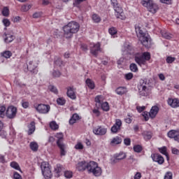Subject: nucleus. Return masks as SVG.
<instances>
[{"label": "nucleus", "mask_w": 179, "mask_h": 179, "mask_svg": "<svg viewBox=\"0 0 179 179\" xmlns=\"http://www.w3.org/2000/svg\"><path fill=\"white\" fill-rule=\"evenodd\" d=\"M150 60V53L149 52H144L143 53L138 52L134 55V61L139 66L146 65V62Z\"/></svg>", "instance_id": "obj_4"}, {"label": "nucleus", "mask_w": 179, "mask_h": 179, "mask_svg": "<svg viewBox=\"0 0 179 179\" xmlns=\"http://www.w3.org/2000/svg\"><path fill=\"white\" fill-rule=\"evenodd\" d=\"M143 117H144L145 121H148L149 120V113H148L147 111L144 112L143 114Z\"/></svg>", "instance_id": "obj_64"}, {"label": "nucleus", "mask_w": 179, "mask_h": 179, "mask_svg": "<svg viewBox=\"0 0 179 179\" xmlns=\"http://www.w3.org/2000/svg\"><path fill=\"white\" fill-rule=\"evenodd\" d=\"M75 149H76L77 150H82V149H83V144H82V143H78L75 145Z\"/></svg>", "instance_id": "obj_56"}, {"label": "nucleus", "mask_w": 179, "mask_h": 179, "mask_svg": "<svg viewBox=\"0 0 179 179\" xmlns=\"http://www.w3.org/2000/svg\"><path fill=\"white\" fill-rule=\"evenodd\" d=\"M73 176V174L72 173V171H66L64 172V177H66V178H72Z\"/></svg>", "instance_id": "obj_52"}, {"label": "nucleus", "mask_w": 179, "mask_h": 179, "mask_svg": "<svg viewBox=\"0 0 179 179\" xmlns=\"http://www.w3.org/2000/svg\"><path fill=\"white\" fill-rule=\"evenodd\" d=\"M29 147L32 152H37L38 150V144L36 141L31 142Z\"/></svg>", "instance_id": "obj_25"}, {"label": "nucleus", "mask_w": 179, "mask_h": 179, "mask_svg": "<svg viewBox=\"0 0 179 179\" xmlns=\"http://www.w3.org/2000/svg\"><path fill=\"white\" fill-rule=\"evenodd\" d=\"M152 1L153 0H141V4L146 8Z\"/></svg>", "instance_id": "obj_53"}, {"label": "nucleus", "mask_w": 179, "mask_h": 179, "mask_svg": "<svg viewBox=\"0 0 179 179\" xmlns=\"http://www.w3.org/2000/svg\"><path fill=\"white\" fill-rule=\"evenodd\" d=\"M37 66H38V64L36 62V61H30L29 64H27V69L31 72V73H33L34 75H37L38 73V69H37Z\"/></svg>", "instance_id": "obj_11"}, {"label": "nucleus", "mask_w": 179, "mask_h": 179, "mask_svg": "<svg viewBox=\"0 0 179 179\" xmlns=\"http://www.w3.org/2000/svg\"><path fill=\"white\" fill-rule=\"evenodd\" d=\"M135 30L138 37H139V40L141 44H143V45H144V47H145L146 48H149L151 44L150 36L143 33L142 28H141V27L138 25L135 26Z\"/></svg>", "instance_id": "obj_3"}, {"label": "nucleus", "mask_w": 179, "mask_h": 179, "mask_svg": "<svg viewBox=\"0 0 179 179\" xmlns=\"http://www.w3.org/2000/svg\"><path fill=\"white\" fill-rule=\"evenodd\" d=\"M55 138H57V145L58 148L60 149V155L65 156V155H66V151L65 150V144L62 143V141H64V134L57 133L55 135Z\"/></svg>", "instance_id": "obj_8"}, {"label": "nucleus", "mask_w": 179, "mask_h": 179, "mask_svg": "<svg viewBox=\"0 0 179 179\" xmlns=\"http://www.w3.org/2000/svg\"><path fill=\"white\" fill-rule=\"evenodd\" d=\"M151 158L153 162L158 163V164H163L164 163V158L160 154H152Z\"/></svg>", "instance_id": "obj_15"}, {"label": "nucleus", "mask_w": 179, "mask_h": 179, "mask_svg": "<svg viewBox=\"0 0 179 179\" xmlns=\"http://www.w3.org/2000/svg\"><path fill=\"white\" fill-rule=\"evenodd\" d=\"M171 152H172L173 155H179V150L176 148H172Z\"/></svg>", "instance_id": "obj_61"}, {"label": "nucleus", "mask_w": 179, "mask_h": 179, "mask_svg": "<svg viewBox=\"0 0 179 179\" xmlns=\"http://www.w3.org/2000/svg\"><path fill=\"white\" fill-rule=\"evenodd\" d=\"M41 15H43L41 12H36L33 14V17L34 19H38V17H41Z\"/></svg>", "instance_id": "obj_59"}, {"label": "nucleus", "mask_w": 179, "mask_h": 179, "mask_svg": "<svg viewBox=\"0 0 179 179\" xmlns=\"http://www.w3.org/2000/svg\"><path fill=\"white\" fill-rule=\"evenodd\" d=\"M41 169L42 174L45 179H50L52 178V172L51 171V167H50V164H48V162H42Z\"/></svg>", "instance_id": "obj_7"}, {"label": "nucleus", "mask_w": 179, "mask_h": 179, "mask_svg": "<svg viewBox=\"0 0 179 179\" xmlns=\"http://www.w3.org/2000/svg\"><path fill=\"white\" fill-rule=\"evenodd\" d=\"M52 76L53 78H59L61 76V72L59 71H54L52 72Z\"/></svg>", "instance_id": "obj_57"}, {"label": "nucleus", "mask_w": 179, "mask_h": 179, "mask_svg": "<svg viewBox=\"0 0 179 179\" xmlns=\"http://www.w3.org/2000/svg\"><path fill=\"white\" fill-rule=\"evenodd\" d=\"M145 141H149L152 139V131H144L143 133Z\"/></svg>", "instance_id": "obj_32"}, {"label": "nucleus", "mask_w": 179, "mask_h": 179, "mask_svg": "<svg viewBox=\"0 0 179 179\" xmlns=\"http://www.w3.org/2000/svg\"><path fill=\"white\" fill-rule=\"evenodd\" d=\"M122 142V139L120 137L116 136L113 138L110 142L111 145H120Z\"/></svg>", "instance_id": "obj_29"}, {"label": "nucleus", "mask_w": 179, "mask_h": 179, "mask_svg": "<svg viewBox=\"0 0 179 179\" xmlns=\"http://www.w3.org/2000/svg\"><path fill=\"white\" fill-rule=\"evenodd\" d=\"M1 57H3L4 58H10L12 57V52L9 50H6L1 53Z\"/></svg>", "instance_id": "obj_39"}, {"label": "nucleus", "mask_w": 179, "mask_h": 179, "mask_svg": "<svg viewBox=\"0 0 179 179\" xmlns=\"http://www.w3.org/2000/svg\"><path fill=\"white\" fill-rule=\"evenodd\" d=\"M127 117H128L124 118V122L127 124H131L132 122V120H133L132 115H131V113H128Z\"/></svg>", "instance_id": "obj_48"}, {"label": "nucleus", "mask_w": 179, "mask_h": 179, "mask_svg": "<svg viewBox=\"0 0 179 179\" xmlns=\"http://www.w3.org/2000/svg\"><path fill=\"white\" fill-rule=\"evenodd\" d=\"M13 178L14 179H22V176L19 174L17 172H15L13 173Z\"/></svg>", "instance_id": "obj_60"}, {"label": "nucleus", "mask_w": 179, "mask_h": 179, "mask_svg": "<svg viewBox=\"0 0 179 179\" xmlns=\"http://www.w3.org/2000/svg\"><path fill=\"white\" fill-rule=\"evenodd\" d=\"M123 51L127 52V54H129L131 55V54H132V46H131V45H128L127 43H125L124 45V49Z\"/></svg>", "instance_id": "obj_31"}, {"label": "nucleus", "mask_w": 179, "mask_h": 179, "mask_svg": "<svg viewBox=\"0 0 179 179\" xmlns=\"http://www.w3.org/2000/svg\"><path fill=\"white\" fill-rule=\"evenodd\" d=\"M16 114H17V108L13 106H8L6 110V115L10 120H13L16 117Z\"/></svg>", "instance_id": "obj_9"}, {"label": "nucleus", "mask_w": 179, "mask_h": 179, "mask_svg": "<svg viewBox=\"0 0 179 179\" xmlns=\"http://www.w3.org/2000/svg\"><path fill=\"white\" fill-rule=\"evenodd\" d=\"M117 94L122 96V94H125L127 93V88L124 87H119L115 90Z\"/></svg>", "instance_id": "obj_26"}, {"label": "nucleus", "mask_w": 179, "mask_h": 179, "mask_svg": "<svg viewBox=\"0 0 179 179\" xmlns=\"http://www.w3.org/2000/svg\"><path fill=\"white\" fill-rule=\"evenodd\" d=\"M2 22L6 27H9V26H10V21H9V20L3 19Z\"/></svg>", "instance_id": "obj_58"}, {"label": "nucleus", "mask_w": 179, "mask_h": 179, "mask_svg": "<svg viewBox=\"0 0 179 179\" xmlns=\"http://www.w3.org/2000/svg\"><path fill=\"white\" fill-rule=\"evenodd\" d=\"M79 29H80L79 23L75 21H71L63 27L64 36L65 38H72L73 34H76V33L79 31Z\"/></svg>", "instance_id": "obj_2"}, {"label": "nucleus", "mask_w": 179, "mask_h": 179, "mask_svg": "<svg viewBox=\"0 0 179 179\" xmlns=\"http://www.w3.org/2000/svg\"><path fill=\"white\" fill-rule=\"evenodd\" d=\"M92 113L96 115V117H100V111L99 109H93Z\"/></svg>", "instance_id": "obj_63"}, {"label": "nucleus", "mask_w": 179, "mask_h": 179, "mask_svg": "<svg viewBox=\"0 0 179 179\" xmlns=\"http://www.w3.org/2000/svg\"><path fill=\"white\" fill-rule=\"evenodd\" d=\"M66 94L68 97L72 99V100H75L76 99V94H75V89L73 87H69L67 88Z\"/></svg>", "instance_id": "obj_19"}, {"label": "nucleus", "mask_w": 179, "mask_h": 179, "mask_svg": "<svg viewBox=\"0 0 179 179\" xmlns=\"http://www.w3.org/2000/svg\"><path fill=\"white\" fill-rule=\"evenodd\" d=\"M29 9H31V5H24L21 8L22 12H27Z\"/></svg>", "instance_id": "obj_50"}, {"label": "nucleus", "mask_w": 179, "mask_h": 179, "mask_svg": "<svg viewBox=\"0 0 179 179\" xmlns=\"http://www.w3.org/2000/svg\"><path fill=\"white\" fill-rule=\"evenodd\" d=\"M167 104L172 108H178L179 99L177 98H168Z\"/></svg>", "instance_id": "obj_14"}, {"label": "nucleus", "mask_w": 179, "mask_h": 179, "mask_svg": "<svg viewBox=\"0 0 179 179\" xmlns=\"http://www.w3.org/2000/svg\"><path fill=\"white\" fill-rule=\"evenodd\" d=\"M101 45L100 43H93L90 45V52L94 57H97L99 55V52L101 51Z\"/></svg>", "instance_id": "obj_12"}, {"label": "nucleus", "mask_w": 179, "mask_h": 179, "mask_svg": "<svg viewBox=\"0 0 179 179\" xmlns=\"http://www.w3.org/2000/svg\"><path fill=\"white\" fill-rule=\"evenodd\" d=\"M48 89L52 93H54L55 94H58V89H57V87L54 85H49Z\"/></svg>", "instance_id": "obj_42"}, {"label": "nucleus", "mask_w": 179, "mask_h": 179, "mask_svg": "<svg viewBox=\"0 0 179 179\" xmlns=\"http://www.w3.org/2000/svg\"><path fill=\"white\" fill-rule=\"evenodd\" d=\"M117 29L114 27H112L108 29V33L109 34H110V36H115V34H117Z\"/></svg>", "instance_id": "obj_45"}, {"label": "nucleus", "mask_w": 179, "mask_h": 179, "mask_svg": "<svg viewBox=\"0 0 179 179\" xmlns=\"http://www.w3.org/2000/svg\"><path fill=\"white\" fill-rule=\"evenodd\" d=\"M134 152H136V153H141V152H142L143 150V148H142V145H136L134 146L133 148Z\"/></svg>", "instance_id": "obj_41"}, {"label": "nucleus", "mask_w": 179, "mask_h": 179, "mask_svg": "<svg viewBox=\"0 0 179 179\" xmlns=\"http://www.w3.org/2000/svg\"><path fill=\"white\" fill-rule=\"evenodd\" d=\"M145 8H147L151 13H156L159 10V6L153 1L150 2Z\"/></svg>", "instance_id": "obj_16"}, {"label": "nucleus", "mask_w": 179, "mask_h": 179, "mask_svg": "<svg viewBox=\"0 0 179 179\" xmlns=\"http://www.w3.org/2000/svg\"><path fill=\"white\" fill-rule=\"evenodd\" d=\"M92 18L94 23H100L101 22V17L96 13L92 15Z\"/></svg>", "instance_id": "obj_35"}, {"label": "nucleus", "mask_w": 179, "mask_h": 179, "mask_svg": "<svg viewBox=\"0 0 179 179\" xmlns=\"http://www.w3.org/2000/svg\"><path fill=\"white\" fill-rule=\"evenodd\" d=\"M142 178V173H141L140 172H137L134 176V179H140Z\"/></svg>", "instance_id": "obj_62"}, {"label": "nucleus", "mask_w": 179, "mask_h": 179, "mask_svg": "<svg viewBox=\"0 0 179 179\" xmlns=\"http://www.w3.org/2000/svg\"><path fill=\"white\" fill-rule=\"evenodd\" d=\"M6 114V107L3 105H0V117L3 118Z\"/></svg>", "instance_id": "obj_34"}, {"label": "nucleus", "mask_w": 179, "mask_h": 179, "mask_svg": "<svg viewBox=\"0 0 179 179\" xmlns=\"http://www.w3.org/2000/svg\"><path fill=\"white\" fill-rule=\"evenodd\" d=\"M178 134V131L176 130H171L168 132L167 135L169 138H171V139H174L175 136H177Z\"/></svg>", "instance_id": "obj_37"}, {"label": "nucleus", "mask_w": 179, "mask_h": 179, "mask_svg": "<svg viewBox=\"0 0 179 179\" xmlns=\"http://www.w3.org/2000/svg\"><path fill=\"white\" fill-rule=\"evenodd\" d=\"M86 0H73V5L76 6V8H79L82 2H85Z\"/></svg>", "instance_id": "obj_44"}, {"label": "nucleus", "mask_w": 179, "mask_h": 179, "mask_svg": "<svg viewBox=\"0 0 179 179\" xmlns=\"http://www.w3.org/2000/svg\"><path fill=\"white\" fill-rule=\"evenodd\" d=\"M158 113H159V106H152L149 113L150 118H152V119L155 118Z\"/></svg>", "instance_id": "obj_18"}, {"label": "nucleus", "mask_w": 179, "mask_h": 179, "mask_svg": "<svg viewBox=\"0 0 179 179\" xmlns=\"http://www.w3.org/2000/svg\"><path fill=\"white\" fill-rule=\"evenodd\" d=\"M103 99V96H101V95H97L95 97V102L96 103V106H99V107H100V106H101L103 101H101Z\"/></svg>", "instance_id": "obj_38"}, {"label": "nucleus", "mask_w": 179, "mask_h": 179, "mask_svg": "<svg viewBox=\"0 0 179 179\" xmlns=\"http://www.w3.org/2000/svg\"><path fill=\"white\" fill-rule=\"evenodd\" d=\"M124 78L127 80H131L134 78V74L132 73H128L125 74Z\"/></svg>", "instance_id": "obj_54"}, {"label": "nucleus", "mask_w": 179, "mask_h": 179, "mask_svg": "<svg viewBox=\"0 0 179 179\" xmlns=\"http://www.w3.org/2000/svg\"><path fill=\"white\" fill-rule=\"evenodd\" d=\"M15 38V36L10 34H4V41L5 43H12L13 40Z\"/></svg>", "instance_id": "obj_22"}, {"label": "nucleus", "mask_w": 179, "mask_h": 179, "mask_svg": "<svg viewBox=\"0 0 179 179\" xmlns=\"http://www.w3.org/2000/svg\"><path fill=\"white\" fill-rule=\"evenodd\" d=\"M164 179H173V173L171 171H168L165 173Z\"/></svg>", "instance_id": "obj_51"}, {"label": "nucleus", "mask_w": 179, "mask_h": 179, "mask_svg": "<svg viewBox=\"0 0 179 179\" xmlns=\"http://www.w3.org/2000/svg\"><path fill=\"white\" fill-rule=\"evenodd\" d=\"M93 132L95 135L103 136V135H106V134H107V129L101 127H97L94 128Z\"/></svg>", "instance_id": "obj_17"}, {"label": "nucleus", "mask_w": 179, "mask_h": 179, "mask_svg": "<svg viewBox=\"0 0 179 179\" xmlns=\"http://www.w3.org/2000/svg\"><path fill=\"white\" fill-rule=\"evenodd\" d=\"M63 169L64 167H62L61 164H57V166H55L54 170L55 177H60Z\"/></svg>", "instance_id": "obj_20"}, {"label": "nucleus", "mask_w": 179, "mask_h": 179, "mask_svg": "<svg viewBox=\"0 0 179 179\" xmlns=\"http://www.w3.org/2000/svg\"><path fill=\"white\" fill-rule=\"evenodd\" d=\"M76 169L78 171H87L88 174H92L94 177H100L103 174V169L94 161L90 162L86 161L80 162L77 164Z\"/></svg>", "instance_id": "obj_1"}, {"label": "nucleus", "mask_w": 179, "mask_h": 179, "mask_svg": "<svg viewBox=\"0 0 179 179\" xmlns=\"http://www.w3.org/2000/svg\"><path fill=\"white\" fill-rule=\"evenodd\" d=\"M80 120V117H79V115H78V113H74L69 120V124L70 125H73V124H76V122Z\"/></svg>", "instance_id": "obj_21"}, {"label": "nucleus", "mask_w": 179, "mask_h": 179, "mask_svg": "<svg viewBox=\"0 0 179 179\" xmlns=\"http://www.w3.org/2000/svg\"><path fill=\"white\" fill-rule=\"evenodd\" d=\"M121 127H122V122L120 119L115 120V123L111 127L110 131L112 134H117L121 130Z\"/></svg>", "instance_id": "obj_13"}, {"label": "nucleus", "mask_w": 179, "mask_h": 179, "mask_svg": "<svg viewBox=\"0 0 179 179\" xmlns=\"http://www.w3.org/2000/svg\"><path fill=\"white\" fill-rule=\"evenodd\" d=\"M36 111L40 114H48L50 113V107L49 105L40 103L38 106H34Z\"/></svg>", "instance_id": "obj_10"}, {"label": "nucleus", "mask_w": 179, "mask_h": 179, "mask_svg": "<svg viewBox=\"0 0 179 179\" xmlns=\"http://www.w3.org/2000/svg\"><path fill=\"white\" fill-rule=\"evenodd\" d=\"M158 149H159V153H162V155H164V156L166 157L167 160H169V154L167 153V147L164 146Z\"/></svg>", "instance_id": "obj_28"}, {"label": "nucleus", "mask_w": 179, "mask_h": 179, "mask_svg": "<svg viewBox=\"0 0 179 179\" xmlns=\"http://www.w3.org/2000/svg\"><path fill=\"white\" fill-rule=\"evenodd\" d=\"M174 61H176V57H173L169 56V57L166 58V62H167V64H173V62H174Z\"/></svg>", "instance_id": "obj_55"}, {"label": "nucleus", "mask_w": 179, "mask_h": 179, "mask_svg": "<svg viewBox=\"0 0 179 179\" xmlns=\"http://www.w3.org/2000/svg\"><path fill=\"white\" fill-rule=\"evenodd\" d=\"M3 16H9V8L8 7H4L2 10Z\"/></svg>", "instance_id": "obj_49"}, {"label": "nucleus", "mask_w": 179, "mask_h": 179, "mask_svg": "<svg viewBox=\"0 0 179 179\" xmlns=\"http://www.w3.org/2000/svg\"><path fill=\"white\" fill-rule=\"evenodd\" d=\"M162 36L164 38H166V40H170L171 38V34H169V32L162 31Z\"/></svg>", "instance_id": "obj_46"}, {"label": "nucleus", "mask_w": 179, "mask_h": 179, "mask_svg": "<svg viewBox=\"0 0 179 179\" xmlns=\"http://www.w3.org/2000/svg\"><path fill=\"white\" fill-rule=\"evenodd\" d=\"M100 107L103 111H109L110 110V106L108 105V102H103Z\"/></svg>", "instance_id": "obj_36"}, {"label": "nucleus", "mask_w": 179, "mask_h": 179, "mask_svg": "<svg viewBox=\"0 0 179 179\" xmlns=\"http://www.w3.org/2000/svg\"><path fill=\"white\" fill-rule=\"evenodd\" d=\"M50 128L52 129V131H57V129H59V126L57 124V122L52 121L50 123Z\"/></svg>", "instance_id": "obj_33"}, {"label": "nucleus", "mask_w": 179, "mask_h": 179, "mask_svg": "<svg viewBox=\"0 0 179 179\" xmlns=\"http://www.w3.org/2000/svg\"><path fill=\"white\" fill-rule=\"evenodd\" d=\"M129 68L131 72H138V66L136 65V64L135 63L131 64L129 66Z\"/></svg>", "instance_id": "obj_43"}, {"label": "nucleus", "mask_w": 179, "mask_h": 179, "mask_svg": "<svg viewBox=\"0 0 179 179\" xmlns=\"http://www.w3.org/2000/svg\"><path fill=\"white\" fill-rule=\"evenodd\" d=\"M63 64L62 59L59 57H55V68H59L62 66Z\"/></svg>", "instance_id": "obj_30"}, {"label": "nucleus", "mask_w": 179, "mask_h": 179, "mask_svg": "<svg viewBox=\"0 0 179 179\" xmlns=\"http://www.w3.org/2000/svg\"><path fill=\"white\" fill-rule=\"evenodd\" d=\"M10 167L15 169V170H20V166H19V164H17L16 162H11Z\"/></svg>", "instance_id": "obj_47"}, {"label": "nucleus", "mask_w": 179, "mask_h": 179, "mask_svg": "<svg viewBox=\"0 0 179 179\" xmlns=\"http://www.w3.org/2000/svg\"><path fill=\"white\" fill-rule=\"evenodd\" d=\"M111 5L113 7L115 10V16H116L117 19H120L121 20H125L126 17L124 13V10L121 5L118 3L117 0H110Z\"/></svg>", "instance_id": "obj_5"}, {"label": "nucleus", "mask_w": 179, "mask_h": 179, "mask_svg": "<svg viewBox=\"0 0 179 179\" xmlns=\"http://www.w3.org/2000/svg\"><path fill=\"white\" fill-rule=\"evenodd\" d=\"M150 88L148 84L146 79H141L139 81L138 85V93L140 96L143 97H146L150 94Z\"/></svg>", "instance_id": "obj_6"}, {"label": "nucleus", "mask_w": 179, "mask_h": 179, "mask_svg": "<svg viewBox=\"0 0 179 179\" xmlns=\"http://www.w3.org/2000/svg\"><path fill=\"white\" fill-rule=\"evenodd\" d=\"M85 83L89 89H91V90H93V89H94V82H93V80H92L90 78H87L85 81Z\"/></svg>", "instance_id": "obj_27"}, {"label": "nucleus", "mask_w": 179, "mask_h": 179, "mask_svg": "<svg viewBox=\"0 0 179 179\" xmlns=\"http://www.w3.org/2000/svg\"><path fill=\"white\" fill-rule=\"evenodd\" d=\"M28 135H31L36 131V122H31L28 126Z\"/></svg>", "instance_id": "obj_23"}, {"label": "nucleus", "mask_w": 179, "mask_h": 179, "mask_svg": "<svg viewBox=\"0 0 179 179\" xmlns=\"http://www.w3.org/2000/svg\"><path fill=\"white\" fill-rule=\"evenodd\" d=\"M57 103L58 106H65V103H66V100H65V98L60 97L57 99Z\"/></svg>", "instance_id": "obj_40"}, {"label": "nucleus", "mask_w": 179, "mask_h": 179, "mask_svg": "<svg viewBox=\"0 0 179 179\" xmlns=\"http://www.w3.org/2000/svg\"><path fill=\"white\" fill-rule=\"evenodd\" d=\"M114 157H115L116 159H118V161L124 160V159H127V154H125L124 152H120L117 154H115Z\"/></svg>", "instance_id": "obj_24"}]
</instances>
